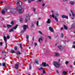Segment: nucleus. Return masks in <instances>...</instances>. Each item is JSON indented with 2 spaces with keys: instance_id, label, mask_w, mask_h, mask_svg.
Masks as SVG:
<instances>
[{
  "instance_id": "59",
  "label": "nucleus",
  "mask_w": 75,
  "mask_h": 75,
  "mask_svg": "<svg viewBox=\"0 0 75 75\" xmlns=\"http://www.w3.org/2000/svg\"><path fill=\"white\" fill-rule=\"evenodd\" d=\"M35 0H31L32 1H34Z\"/></svg>"
},
{
  "instance_id": "17",
  "label": "nucleus",
  "mask_w": 75,
  "mask_h": 75,
  "mask_svg": "<svg viewBox=\"0 0 75 75\" xmlns=\"http://www.w3.org/2000/svg\"><path fill=\"white\" fill-rule=\"evenodd\" d=\"M59 53H58L57 52H56L55 53V56H56V57H58L59 56Z\"/></svg>"
},
{
  "instance_id": "38",
  "label": "nucleus",
  "mask_w": 75,
  "mask_h": 75,
  "mask_svg": "<svg viewBox=\"0 0 75 75\" xmlns=\"http://www.w3.org/2000/svg\"><path fill=\"white\" fill-rule=\"evenodd\" d=\"M66 64L67 65V64H68V63H69V62L68 61H66Z\"/></svg>"
},
{
  "instance_id": "14",
  "label": "nucleus",
  "mask_w": 75,
  "mask_h": 75,
  "mask_svg": "<svg viewBox=\"0 0 75 75\" xmlns=\"http://www.w3.org/2000/svg\"><path fill=\"white\" fill-rule=\"evenodd\" d=\"M49 30L51 31V32H53L54 31V30H53V28H52V27H50L49 28Z\"/></svg>"
},
{
  "instance_id": "41",
  "label": "nucleus",
  "mask_w": 75,
  "mask_h": 75,
  "mask_svg": "<svg viewBox=\"0 0 75 75\" xmlns=\"http://www.w3.org/2000/svg\"><path fill=\"white\" fill-rule=\"evenodd\" d=\"M11 24H12V25H13L14 22H13L12 21L11 22Z\"/></svg>"
},
{
  "instance_id": "48",
  "label": "nucleus",
  "mask_w": 75,
  "mask_h": 75,
  "mask_svg": "<svg viewBox=\"0 0 75 75\" xmlns=\"http://www.w3.org/2000/svg\"><path fill=\"white\" fill-rule=\"evenodd\" d=\"M39 33H40V34H42V33L41 32V31H39Z\"/></svg>"
},
{
  "instance_id": "19",
  "label": "nucleus",
  "mask_w": 75,
  "mask_h": 75,
  "mask_svg": "<svg viewBox=\"0 0 75 75\" xmlns=\"http://www.w3.org/2000/svg\"><path fill=\"white\" fill-rule=\"evenodd\" d=\"M35 63H36L37 64H39V63H38V60H37L36 59L35 61Z\"/></svg>"
},
{
  "instance_id": "3",
  "label": "nucleus",
  "mask_w": 75,
  "mask_h": 75,
  "mask_svg": "<svg viewBox=\"0 0 75 75\" xmlns=\"http://www.w3.org/2000/svg\"><path fill=\"white\" fill-rule=\"evenodd\" d=\"M28 20H30V16L28 14H27L26 15V18H25V23H27Z\"/></svg>"
},
{
  "instance_id": "5",
  "label": "nucleus",
  "mask_w": 75,
  "mask_h": 75,
  "mask_svg": "<svg viewBox=\"0 0 75 75\" xmlns=\"http://www.w3.org/2000/svg\"><path fill=\"white\" fill-rule=\"evenodd\" d=\"M7 10L6 8H4V9L2 10L1 11L2 13L3 14H6V12L7 11Z\"/></svg>"
},
{
  "instance_id": "25",
  "label": "nucleus",
  "mask_w": 75,
  "mask_h": 75,
  "mask_svg": "<svg viewBox=\"0 0 75 75\" xmlns=\"http://www.w3.org/2000/svg\"><path fill=\"white\" fill-rule=\"evenodd\" d=\"M7 27L8 28H10L11 27V25H7Z\"/></svg>"
},
{
  "instance_id": "50",
  "label": "nucleus",
  "mask_w": 75,
  "mask_h": 75,
  "mask_svg": "<svg viewBox=\"0 0 75 75\" xmlns=\"http://www.w3.org/2000/svg\"><path fill=\"white\" fill-rule=\"evenodd\" d=\"M72 47L73 48H75V45H73L72 46Z\"/></svg>"
},
{
  "instance_id": "9",
  "label": "nucleus",
  "mask_w": 75,
  "mask_h": 75,
  "mask_svg": "<svg viewBox=\"0 0 75 75\" xmlns=\"http://www.w3.org/2000/svg\"><path fill=\"white\" fill-rule=\"evenodd\" d=\"M23 27L24 30H25L28 28V26L26 25H25L23 26Z\"/></svg>"
},
{
  "instance_id": "11",
  "label": "nucleus",
  "mask_w": 75,
  "mask_h": 75,
  "mask_svg": "<svg viewBox=\"0 0 75 75\" xmlns=\"http://www.w3.org/2000/svg\"><path fill=\"white\" fill-rule=\"evenodd\" d=\"M39 42L40 44H41V42H42V38L41 37L39 39Z\"/></svg>"
},
{
  "instance_id": "63",
  "label": "nucleus",
  "mask_w": 75,
  "mask_h": 75,
  "mask_svg": "<svg viewBox=\"0 0 75 75\" xmlns=\"http://www.w3.org/2000/svg\"><path fill=\"white\" fill-rule=\"evenodd\" d=\"M46 66H48V64H47L46 65Z\"/></svg>"
},
{
  "instance_id": "56",
  "label": "nucleus",
  "mask_w": 75,
  "mask_h": 75,
  "mask_svg": "<svg viewBox=\"0 0 75 75\" xmlns=\"http://www.w3.org/2000/svg\"><path fill=\"white\" fill-rule=\"evenodd\" d=\"M63 27H62L61 28V30H63Z\"/></svg>"
},
{
  "instance_id": "49",
  "label": "nucleus",
  "mask_w": 75,
  "mask_h": 75,
  "mask_svg": "<svg viewBox=\"0 0 75 75\" xmlns=\"http://www.w3.org/2000/svg\"><path fill=\"white\" fill-rule=\"evenodd\" d=\"M27 42H28V43H29V40H28V39L27 40Z\"/></svg>"
},
{
  "instance_id": "46",
  "label": "nucleus",
  "mask_w": 75,
  "mask_h": 75,
  "mask_svg": "<svg viewBox=\"0 0 75 75\" xmlns=\"http://www.w3.org/2000/svg\"><path fill=\"white\" fill-rule=\"evenodd\" d=\"M33 11H34V12H35V8H33Z\"/></svg>"
},
{
  "instance_id": "60",
  "label": "nucleus",
  "mask_w": 75,
  "mask_h": 75,
  "mask_svg": "<svg viewBox=\"0 0 75 75\" xmlns=\"http://www.w3.org/2000/svg\"><path fill=\"white\" fill-rule=\"evenodd\" d=\"M38 20H41V18H38Z\"/></svg>"
},
{
  "instance_id": "37",
  "label": "nucleus",
  "mask_w": 75,
  "mask_h": 75,
  "mask_svg": "<svg viewBox=\"0 0 75 75\" xmlns=\"http://www.w3.org/2000/svg\"><path fill=\"white\" fill-rule=\"evenodd\" d=\"M2 53H4V54H6V52L5 51H3L2 52Z\"/></svg>"
},
{
  "instance_id": "8",
  "label": "nucleus",
  "mask_w": 75,
  "mask_h": 75,
  "mask_svg": "<svg viewBox=\"0 0 75 75\" xmlns=\"http://www.w3.org/2000/svg\"><path fill=\"white\" fill-rule=\"evenodd\" d=\"M62 18H66L67 19H68V16H67L64 15H62Z\"/></svg>"
},
{
  "instance_id": "62",
  "label": "nucleus",
  "mask_w": 75,
  "mask_h": 75,
  "mask_svg": "<svg viewBox=\"0 0 75 75\" xmlns=\"http://www.w3.org/2000/svg\"><path fill=\"white\" fill-rule=\"evenodd\" d=\"M7 43H6V47H7Z\"/></svg>"
},
{
  "instance_id": "28",
  "label": "nucleus",
  "mask_w": 75,
  "mask_h": 75,
  "mask_svg": "<svg viewBox=\"0 0 75 75\" xmlns=\"http://www.w3.org/2000/svg\"><path fill=\"white\" fill-rule=\"evenodd\" d=\"M31 27H35V26L33 23H32L31 24Z\"/></svg>"
},
{
  "instance_id": "43",
  "label": "nucleus",
  "mask_w": 75,
  "mask_h": 75,
  "mask_svg": "<svg viewBox=\"0 0 75 75\" xmlns=\"http://www.w3.org/2000/svg\"><path fill=\"white\" fill-rule=\"evenodd\" d=\"M48 38H49V39H50V40H51V37L50 36H48Z\"/></svg>"
},
{
  "instance_id": "20",
  "label": "nucleus",
  "mask_w": 75,
  "mask_h": 75,
  "mask_svg": "<svg viewBox=\"0 0 75 75\" xmlns=\"http://www.w3.org/2000/svg\"><path fill=\"white\" fill-rule=\"evenodd\" d=\"M18 27V25H16L13 28V30H16V28H17V27Z\"/></svg>"
},
{
  "instance_id": "39",
  "label": "nucleus",
  "mask_w": 75,
  "mask_h": 75,
  "mask_svg": "<svg viewBox=\"0 0 75 75\" xmlns=\"http://www.w3.org/2000/svg\"><path fill=\"white\" fill-rule=\"evenodd\" d=\"M31 1H31V0H29L28 1V2L29 3H30Z\"/></svg>"
},
{
  "instance_id": "58",
  "label": "nucleus",
  "mask_w": 75,
  "mask_h": 75,
  "mask_svg": "<svg viewBox=\"0 0 75 75\" xmlns=\"http://www.w3.org/2000/svg\"><path fill=\"white\" fill-rule=\"evenodd\" d=\"M38 1H40V2L41 1V0H38Z\"/></svg>"
},
{
  "instance_id": "52",
  "label": "nucleus",
  "mask_w": 75,
  "mask_h": 75,
  "mask_svg": "<svg viewBox=\"0 0 75 75\" xmlns=\"http://www.w3.org/2000/svg\"><path fill=\"white\" fill-rule=\"evenodd\" d=\"M70 67L71 68H72V65H70Z\"/></svg>"
},
{
  "instance_id": "35",
  "label": "nucleus",
  "mask_w": 75,
  "mask_h": 75,
  "mask_svg": "<svg viewBox=\"0 0 75 75\" xmlns=\"http://www.w3.org/2000/svg\"><path fill=\"white\" fill-rule=\"evenodd\" d=\"M19 45H20V48L21 49H22V45L21 44H20Z\"/></svg>"
},
{
  "instance_id": "24",
  "label": "nucleus",
  "mask_w": 75,
  "mask_h": 75,
  "mask_svg": "<svg viewBox=\"0 0 75 75\" xmlns=\"http://www.w3.org/2000/svg\"><path fill=\"white\" fill-rule=\"evenodd\" d=\"M41 67L40 68H38V69L39 70H42V69H43V67H41Z\"/></svg>"
},
{
  "instance_id": "61",
  "label": "nucleus",
  "mask_w": 75,
  "mask_h": 75,
  "mask_svg": "<svg viewBox=\"0 0 75 75\" xmlns=\"http://www.w3.org/2000/svg\"><path fill=\"white\" fill-rule=\"evenodd\" d=\"M73 43H74V44H75V42H74Z\"/></svg>"
},
{
  "instance_id": "7",
  "label": "nucleus",
  "mask_w": 75,
  "mask_h": 75,
  "mask_svg": "<svg viewBox=\"0 0 75 75\" xmlns=\"http://www.w3.org/2000/svg\"><path fill=\"white\" fill-rule=\"evenodd\" d=\"M51 12L52 13V15H51L50 16V18H52H52H54L55 17V16L54 14V11H52Z\"/></svg>"
},
{
  "instance_id": "26",
  "label": "nucleus",
  "mask_w": 75,
  "mask_h": 75,
  "mask_svg": "<svg viewBox=\"0 0 75 75\" xmlns=\"http://www.w3.org/2000/svg\"><path fill=\"white\" fill-rule=\"evenodd\" d=\"M11 31H14V30H13V28H12V29L9 30V33H11Z\"/></svg>"
},
{
  "instance_id": "2",
  "label": "nucleus",
  "mask_w": 75,
  "mask_h": 75,
  "mask_svg": "<svg viewBox=\"0 0 75 75\" xmlns=\"http://www.w3.org/2000/svg\"><path fill=\"white\" fill-rule=\"evenodd\" d=\"M54 65L56 68H58V67H59V62H54Z\"/></svg>"
},
{
  "instance_id": "51",
  "label": "nucleus",
  "mask_w": 75,
  "mask_h": 75,
  "mask_svg": "<svg viewBox=\"0 0 75 75\" xmlns=\"http://www.w3.org/2000/svg\"><path fill=\"white\" fill-rule=\"evenodd\" d=\"M42 6H43V7H44V6H45V4H43L42 5Z\"/></svg>"
},
{
  "instance_id": "4",
  "label": "nucleus",
  "mask_w": 75,
  "mask_h": 75,
  "mask_svg": "<svg viewBox=\"0 0 75 75\" xmlns=\"http://www.w3.org/2000/svg\"><path fill=\"white\" fill-rule=\"evenodd\" d=\"M19 64H20V63L19 62H18L15 64L14 68L15 69H18V67H19Z\"/></svg>"
},
{
  "instance_id": "34",
  "label": "nucleus",
  "mask_w": 75,
  "mask_h": 75,
  "mask_svg": "<svg viewBox=\"0 0 75 75\" xmlns=\"http://www.w3.org/2000/svg\"><path fill=\"white\" fill-rule=\"evenodd\" d=\"M64 37V34L62 33L61 35V37L62 38Z\"/></svg>"
},
{
  "instance_id": "29",
  "label": "nucleus",
  "mask_w": 75,
  "mask_h": 75,
  "mask_svg": "<svg viewBox=\"0 0 75 75\" xmlns=\"http://www.w3.org/2000/svg\"><path fill=\"white\" fill-rule=\"evenodd\" d=\"M2 66H3V67H5V66H6V63H2Z\"/></svg>"
},
{
  "instance_id": "45",
  "label": "nucleus",
  "mask_w": 75,
  "mask_h": 75,
  "mask_svg": "<svg viewBox=\"0 0 75 75\" xmlns=\"http://www.w3.org/2000/svg\"><path fill=\"white\" fill-rule=\"evenodd\" d=\"M0 45H3V43L2 42H0Z\"/></svg>"
},
{
  "instance_id": "16",
  "label": "nucleus",
  "mask_w": 75,
  "mask_h": 75,
  "mask_svg": "<svg viewBox=\"0 0 75 75\" xmlns=\"http://www.w3.org/2000/svg\"><path fill=\"white\" fill-rule=\"evenodd\" d=\"M59 48L60 50H63V48H62V47L61 46H60L58 47Z\"/></svg>"
},
{
  "instance_id": "31",
  "label": "nucleus",
  "mask_w": 75,
  "mask_h": 75,
  "mask_svg": "<svg viewBox=\"0 0 75 75\" xmlns=\"http://www.w3.org/2000/svg\"><path fill=\"white\" fill-rule=\"evenodd\" d=\"M28 37H29V35H27L26 38L27 40H28Z\"/></svg>"
},
{
  "instance_id": "30",
  "label": "nucleus",
  "mask_w": 75,
  "mask_h": 75,
  "mask_svg": "<svg viewBox=\"0 0 75 75\" xmlns=\"http://www.w3.org/2000/svg\"><path fill=\"white\" fill-rule=\"evenodd\" d=\"M55 16H57V17H58V16H59V14H58V13H56L55 14Z\"/></svg>"
},
{
  "instance_id": "15",
  "label": "nucleus",
  "mask_w": 75,
  "mask_h": 75,
  "mask_svg": "<svg viewBox=\"0 0 75 75\" xmlns=\"http://www.w3.org/2000/svg\"><path fill=\"white\" fill-rule=\"evenodd\" d=\"M22 5V2L21 1H19L18 2V6H21Z\"/></svg>"
},
{
  "instance_id": "57",
  "label": "nucleus",
  "mask_w": 75,
  "mask_h": 75,
  "mask_svg": "<svg viewBox=\"0 0 75 75\" xmlns=\"http://www.w3.org/2000/svg\"><path fill=\"white\" fill-rule=\"evenodd\" d=\"M2 65V64L1 63H0V66H1Z\"/></svg>"
},
{
  "instance_id": "21",
  "label": "nucleus",
  "mask_w": 75,
  "mask_h": 75,
  "mask_svg": "<svg viewBox=\"0 0 75 75\" xmlns=\"http://www.w3.org/2000/svg\"><path fill=\"white\" fill-rule=\"evenodd\" d=\"M64 29H65V30H67L68 28V27H67V26H66L65 25H64Z\"/></svg>"
},
{
  "instance_id": "47",
  "label": "nucleus",
  "mask_w": 75,
  "mask_h": 75,
  "mask_svg": "<svg viewBox=\"0 0 75 75\" xmlns=\"http://www.w3.org/2000/svg\"><path fill=\"white\" fill-rule=\"evenodd\" d=\"M7 39H9V38H10V36H7Z\"/></svg>"
},
{
  "instance_id": "55",
  "label": "nucleus",
  "mask_w": 75,
  "mask_h": 75,
  "mask_svg": "<svg viewBox=\"0 0 75 75\" xmlns=\"http://www.w3.org/2000/svg\"><path fill=\"white\" fill-rule=\"evenodd\" d=\"M71 28H74V27H73V25H72Z\"/></svg>"
},
{
  "instance_id": "27",
  "label": "nucleus",
  "mask_w": 75,
  "mask_h": 75,
  "mask_svg": "<svg viewBox=\"0 0 75 75\" xmlns=\"http://www.w3.org/2000/svg\"><path fill=\"white\" fill-rule=\"evenodd\" d=\"M54 18H55V20L57 21H58V18H57V17L54 16Z\"/></svg>"
},
{
  "instance_id": "54",
  "label": "nucleus",
  "mask_w": 75,
  "mask_h": 75,
  "mask_svg": "<svg viewBox=\"0 0 75 75\" xmlns=\"http://www.w3.org/2000/svg\"><path fill=\"white\" fill-rule=\"evenodd\" d=\"M3 1H0V3H3Z\"/></svg>"
},
{
  "instance_id": "12",
  "label": "nucleus",
  "mask_w": 75,
  "mask_h": 75,
  "mask_svg": "<svg viewBox=\"0 0 75 75\" xmlns=\"http://www.w3.org/2000/svg\"><path fill=\"white\" fill-rule=\"evenodd\" d=\"M51 23V19H48L47 21L46 22L47 24H50Z\"/></svg>"
},
{
  "instance_id": "22",
  "label": "nucleus",
  "mask_w": 75,
  "mask_h": 75,
  "mask_svg": "<svg viewBox=\"0 0 75 75\" xmlns=\"http://www.w3.org/2000/svg\"><path fill=\"white\" fill-rule=\"evenodd\" d=\"M74 3H75L74 2H72V1H71V2H70V4H71V5H74Z\"/></svg>"
},
{
  "instance_id": "44",
  "label": "nucleus",
  "mask_w": 75,
  "mask_h": 75,
  "mask_svg": "<svg viewBox=\"0 0 75 75\" xmlns=\"http://www.w3.org/2000/svg\"><path fill=\"white\" fill-rule=\"evenodd\" d=\"M36 25H38V21H37L36 23Z\"/></svg>"
},
{
  "instance_id": "42",
  "label": "nucleus",
  "mask_w": 75,
  "mask_h": 75,
  "mask_svg": "<svg viewBox=\"0 0 75 75\" xmlns=\"http://www.w3.org/2000/svg\"><path fill=\"white\" fill-rule=\"evenodd\" d=\"M43 74H45V70H43Z\"/></svg>"
},
{
  "instance_id": "1",
  "label": "nucleus",
  "mask_w": 75,
  "mask_h": 75,
  "mask_svg": "<svg viewBox=\"0 0 75 75\" xmlns=\"http://www.w3.org/2000/svg\"><path fill=\"white\" fill-rule=\"evenodd\" d=\"M24 9L23 8H21L20 7H17L16 8V10L19 11V13H22L24 12Z\"/></svg>"
},
{
  "instance_id": "10",
  "label": "nucleus",
  "mask_w": 75,
  "mask_h": 75,
  "mask_svg": "<svg viewBox=\"0 0 75 75\" xmlns=\"http://www.w3.org/2000/svg\"><path fill=\"white\" fill-rule=\"evenodd\" d=\"M46 66V63H45L43 62L40 65V67H45Z\"/></svg>"
},
{
  "instance_id": "53",
  "label": "nucleus",
  "mask_w": 75,
  "mask_h": 75,
  "mask_svg": "<svg viewBox=\"0 0 75 75\" xmlns=\"http://www.w3.org/2000/svg\"><path fill=\"white\" fill-rule=\"evenodd\" d=\"M31 66H30V70H31Z\"/></svg>"
},
{
  "instance_id": "32",
  "label": "nucleus",
  "mask_w": 75,
  "mask_h": 75,
  "mask_svg": "<svg viewBox=\"0 0 75 75\" xmlns=\"http://www.w3.org/2000/svg\"><path fill=\"white\" fill-rule=\"evenodd\" d=\"M20 21L21 23H23V18H20Z\"/></svg>"
},
{
  "instance_id": "40",
  "label": "nucleus",
  "mask_w": 75,
  "mask_h": 75,
  "mask_svg": "<svg viewBox=\"0 0 75 75\" xmlns=\"http://www.w3.org/2000/svg\"><path fill=\"white\" fill-rule=\"evenodd\" d=\"M37 43H35V47L36 46H37Z\"/></svg>"
},
{
  "instance_id": "6",
  "label": "nucleus",
  "mask_w": 75,
  "mask_h": 75,
  "mask_svg": "<svg viewBox=\"0 0 75 75\" xmlns=\"http://www.w3.org/2000/svg\"><path fill=\"white\" fill-rule=\"evenodd\" d=\"M71 13H72V16L73 17V18H72L71 19H72V20H74V18H75V12L72 11V10H71Z\"/></svg>"
},
{
  "instance_id": "33",
  "label": "nucleus",
  "mask_w": 75,
  "mask_h": 75,
  "mask_svg": "<svg viewBox=\"0 0 75 75\" xmlns=\"http://www.w3.org/2000/svg\"><path fill=\"white\" fill-rule=\"evenodd\" d=\"M14 50H17V46L15 47Z\"/></svg>"
},
{
  "instance_id": "13",
  "label": "nucleus",
  "mask_w": 75,
  "mask_h": 75,
  "mask_svg": "<svg viewBox=\"0 0 75 75\" xmlns=\"http://www.w3.org/2000/svg\"><path fill=\"white\" fill-rule=\"evenodd\" d=\"M67 73H68V71H64L63 72V75H66L67 74Z\"/></svg>"
},
{
  "instance_id": "23",
  "label": "nucleus",
  "mask_w": 75,
  "mask_h": 75,
  "mask_svg": "<svg viewBox=\"0 0 75 75\" xmlns=\"http://www.w3.org/2000/svg\"><path fill=\"white\" fill-rule=\"evenodd\" d=\"M4 40L5 42H6L7 41V38H6V37L5 36H4Z\"/></svg>"
},
{
  "instance_id": "64",
  "label": "nucleus",
  "mask_w": 75,
  "mask_h": 75,
  "mask_svg": "<svg viewBox=\"0 0 75 75\" xmlns=\"http://www.w3.org/2000/svg\"><path fill=\"white\" fill-rule=\"evenodd\" d=\"M57 73H59V72L58 71V70L57 71Z\"/></svg>"
},
{
  "instance_id": "18",
  "label": "nucleus",
  "mask_w": 75,
  "mask_h": 75,
  "mask_svg": "<svg viewBox=\"0 0 75 75\" xmlns=\"http://www.w3.org/2000/svg\"><path fill=\"white\" fill-rule=\"evenodd\" d=\"M16 54L17 55H21V53L20 52L17 51L16 52Z\"/></svg>"
},
{
  "instance_id": "36",
  "label": "nucleus",
  "mask_w": 75,
  "mask_h": 75,
  "mask_svg": "<svg viewBox=\"0 0 75 75\" xmlns=\"http://www.w3.org/2000/svg\"><path fill=\"white\" fill-rule=\"evenodd\" d=\"M14 51L13 50H11V52L12 53H14Z\"/></svg>"
}]
</instances>
